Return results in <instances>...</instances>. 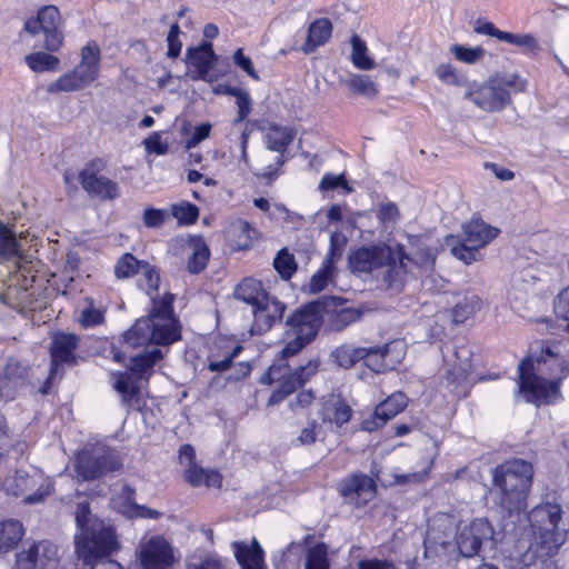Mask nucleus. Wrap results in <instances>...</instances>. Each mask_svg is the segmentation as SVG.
<instances>
[{
    "mask_svg": "<svg viewBox=\"0 0 569 569\" xmlns=\"http://www.w3.org/2000/svg\"><path fill=\"white\" fill-rule=\"evenodd\" d=\"M140 273L143 277L146 292L151 297L152 308L148 316L139 318L133 326L123 333V343L129 347H140L148 343L169 346L181 339L179 320L173 313L172 293L158 297L160 284V270L144 261Z\"/></svg>",
    "mask_w": 569,
    "mask_h": 569,
    "instance_id": "obj_1",
    "label": "nucleus"
},
{
    "mask_svg": "<svg viewBox=\"0 0 569 569\" xmlns=\"http://www.w3.org/2000/svg\"><path fill=\"white\" fill-rule=\"evenodd\" d=\"M140 273L143 277L146 292L151 297L152 308L148 316L139 318L133 326L123 333V343L129 347H140L148 343L169 346L181 339L179 320L173 313L172 293L158 297L160 284V270L144 261Z\"/></svg>",
    "mask_w": 569,
    "mask_h": 569,
    "instance_id": "obj_2",
    "label": "nucleus"
},
{
    "mask_svg": "<svg viewBox=\"0 0 569 569\" xmlns=\"http://www.w3.org/2000/svg\"><path fill=\"white\" fill-rule=\"evenodd\" d=\"M561 513V506L551 502L538 505L528 513L532 539L521 558L525 566L549 567L551 558L566 541L567 530L560 525Z\"/></svg>",
    "mask_w": 569,
    "mask_h": 569,
    "instance_id": "obj_3",
    "label": "nucleus"
},
{
    "mask_svg": "<svg viewBox=\"0 0 569 569\" xmlns=\"http://www.w3.org/2000/svg\"><path fill=\"white\" fill-rule=\"evenodd\" d=\"M533 466L523 459L513 458L492 470L490 495L497 506L512 513L527 508V499L533 481Z\"/></svg>",
    "mask_w": 569,
    "mask_h": 569,
    "instance_id": "obj_4",
    "label": "nucleus"
},
{
    "mask_svg": "<svg viewBox=\"0 0 569 569\" xmlns=\"http://www.w3.org/2000/svg\"><path fill=\"white\" fill-rule=\"evenodd\" d=\"M76 522L80 529L74 539L78 559H83L88 563L91 559L109 558L119 549L116 530L102 520L92 518L88 502L78 503Z\"/></svg>",
    "mask_w": 569,
    "mask_h": 569,
    "instance_id": "obj_5",
    "label": "nucleus"
},
{
    "mask_svg": "<svg viewBox=\"0 0 569 569\" xmlns=\"http://www.w3.org/2000/svg\"><path fill=\"white\" fill-rule=\"evenodd\" d=\"M527 80L518 73H497L482 83H468L463 98L485 112L502 111L512 102L511 92H523Z\"/></svg>",
    "mask_w": 569,
    "mask_h": 569,
    "instance_id": "obj_6",
    "label": "nucleus"
},
{
    "mask_svg": "<svg viewBox=\"0 0 569 569\" xmlns=\"http://www.w3.org/2000/svg\"><path fill=\"white\" fill-rule=\"evenodd\" d=\"M333 303L332 298H318L310 301L292 315L286 321L287 333L295 337L289 340L281 350L282 359L298 355L307 345L315 340L321 327L320 310Z\"/></svg>",
    "mask_w": 569,
    "mask_h": 569,
    "instance_id": "obj_7",
    "label": "nucleus"
},
{
    "mask_svg": "<svg viewBox=\"0 0 569 569\" xmlns=\"http://www.w3.org/2000/svg\"><path fill=\"white\" fill-rule=\"evenodd\" d=\"M500 230L487 224L481 219H471L461 226L458 234H448L445 244L452 256L470 264L480 260V249L488 246L499 234Z\"/></svg>",
    "mask_w": 569,
    "mask_h": 569,
    "instance_id": "obj_8",
    "label": "nucleus"
},
{
    "mask_svg": "<svg viewBox=\"0 0 569 569\" xmlns=\"http://www.w3.org/2000/svg\"><path fill=\"white\" fill-rule=\"evenodd\" d=\"M540 369L535 368L532 358L527 357L518 365L517 393L536 406L556 402L560 397L561 378L546 379L538 375Z\"/></svg>",
    "mask_w": 569,
    "mask_h": 569,
    "instance_id": "obj_9",
    "label": "nucleus"
},
{
    "mask_svg": "<svg viewBox=\"0 0 569 569\" xmlns=\"http://www.w3.org/2000/svg\"><path fill=\"white\" fill-rule=\"evenodd\" d=\"M101 50L90 40L81 49V61L71 71L62 74L48 86L49 93L79 91L90 86L99 76Z\"/></svg>",
    "mask_w": 569,
    "mask_h": 569,
    "instance_id": "obj_10",
    "label": "nucleus"
},
{
    "mask_svg": "<svg viewBox=\"0 0 569 569\" xmlns=\"http://www.w3.org/2000/svg\"><path fill=\"white\" fill-rule=\"evenodd\" d=\"M500 539V532L488 518H475L458 529L456 545L460 556L472 558L482 550L496 549Z\"/></svg>",
    "mask_w": 569,
    "mask_h": 569,
    "instance_id": "obj_11",
    "label": "nucleus"
},
{
    "mask_svg": "<svg viewBox=\"0 0 569 569\" xmlns=\"http://www.w3.org/2000/svg\"><path fill=\"white\" fill-rule=\"evenodd\" d=\"M121 468L122 461L118 451L103 445L83 450L77 456L74 463L78 477L84 481L98 480Z\"/></svg>",
    "mask_w": 569,
    "mask_h": 569,
    "instance_id": "obj_12",
    "label": "nucleus"
},
{
    "mask_svg": "<svg viewBox=\"0 0 569 569\" xmlns=\"http://www.w3.org/2000/svg\"><path fill=\"white\" fill-rule=\"evenodd\" d=\"M392 345L393 342H390L368 348L342 345L331 352V358L335 363L345 369L352 368L360 360H366V365L372 371L382 372L386 369L383 360L389 355Z\"/></svg>",
    "mask_w": 569,
    "mask_h": 569,
    "instance_id": "obj_13",
    "label": "nucleus"
},
{
    "mask_svg": "<svg viewBox=\"0 0 569 569\" xmlns=\"http://www.w3.org/2000/svg\"><path fill=\"white\" fill-rule=\"evenodd\" d=\"M23 31L32 36L43 33V48L49 52L58 51L63 44L61 14L54 6H44L39 9L37 17L24 22Z\"/></svg>",
    "mask_w": 569,
    "mask_h": 569,
    "instance_id": "obj_14",
    "label": "nucleus"
},
{
    "mask_svg": "<svg viewBox=\"0 0 569 569\" xmlns=\"http://www.w3.org/2000/svg\"><path fill=\"white\" fill-rule=\"evenodd\" d=\"M396 261L395 249L386 243L362 246L351 251L348 266L352 273H371Z\"/></svg>",
    "mask_w": 569,
    "mask_h": 569,
    "instance_id": "obj_15",
    "label": "nucleus"
},
{
    "mask_svg": "<svg viewBox=\"0 0 569 569\" xmlns=\"http://www.w3.org/2000/svg\"><path fill=\"white\" fill-rule=\"evenodd\" d=\"M137 555L142 569H172L176 561L173 547L159 535L141 542Z\"/></svg>",
    "mask_w": 569,
    "mask_h": 569,
    "instance_id": "obj_16",
    "label": "nucleus"
},
{
    "mask_svg": "<svg viewBox=\"0 0 569 569\" xmlns=\"http://www.w3.org/2000/svg\"><path fill=\"white\" fill-rule=\"evenodd\" d=\"M58 565V546L49 540L33 542L16 555V569H57Z\"/></svg>",
    "mask_w": 569,
    "mask_h": 569,
    "instance_id": "obj_17",
    "label": "nucleus"
},
{
    "mask_svg": "<svg viewBox=\"0 0 569 569\" xmlns=\"http://www.w3.org/2000/svg\"><path fill=\"white\" fill-rule=\"evenodd\" d=\"M337 490L346 502L360 508L376 497L377 483L372 477L353 472L338 482Z\"/></svg>",
    "mask_w": 569,
    "mask_h": 569,
    "instance_id": "obj_18",
    "label": "nucleus"
},
{
    "mask_svg": "<svg viewBox=\"0 0 569 569\" xmlns=\"http://www.w3.org/2000/svg\"><path fill=\"white\" fill-rule=\"evenodd\" d=\"M80 343L79 336L70 332H57L50 343L51 373L63 375L64 366L77 363L76 350Z\"/></svg>",
    "mask_w": 569,
    "mask_h": 569,
    "instance_id": "obj_19",
    "label": "nucleus"
},
{
    "mask_svg": "<svg viewBox=\"0 0 569 569\" xmlns=\"http://www.w3.org/2000/svg\"><path fill=\"white\" fill-rule=\"evenodd\" d=\"M317 370V365L311 361L307 366H299L295 371L282 373L281 366L272 365L261 378L262 383H272L281 380L279 389L288 397L309 380V377Z\"/></svg>",
    "mask_w": 569,
    "mask_h": 569,
    "instance_id": "obj_20",
    "label": "nucleus"
},
{
    "mask_svg": "<svg viewBox=\"0 0 569 569\" xmlns=\"http://www.w3.org/2000/svg\"><path fill=\"white\" fill-rule=\"evenodd\" d=\"M407 406V396L401 391L393 392L375 408L373 413L369 418L362 421V430L368 432L378 430L390 419L403 411Z\"/></svg>",
    "mask_w": 569,
    "mask_h": 569,
    "instance_id": "obj_21",
    "label": "nucleus"
},
{
    "mask_svg": "<svg viewBox=\"0 0 569 569\" xmlns=\"http://www.w3.org/2000/svg\"><path fill=\"white\" fill-rule=\"evenodd\" d=\"M79 181L91 197L100 200H114L120 196L117 182L106 176L98 174L92 168L86 167L79 172Z\"/></svg>",
    "mask_w": 569,
    "mask_h": 569,
    "instance_id": "obj_22",
    "label": "nucleus"
},
{
    "mask_svg": "<svg viewBox=\"0 0 569 569\" xmlns=\"http://www.w3.org/2000/svg\"><path fill=\"white\" fill-rule=\"evenodd\" d=\"M321 298H332L333 303L320 310L321 323L327 316V328L330 331L339 332L351 323L358 321L362 313L355 308H339L343 303V299L336 296H322Z\"/></svg>",
    "mask_w": 569,
    "mask_h": 569,
    "instance_id": "obj_23",
    "label": "nucleus"
},
{
    "mask_svg": "<svg viewBox=\"0 0 569 569\" xmlns=\"http://www.w3.org/2000/svg\"><path fill=\"white\" fill-rule=\"evenodd\" d=\"M188 62L196 71L190 76L193 81H209V72L217 64L218 56L210 41L203 40L198 47L187 49Z\"/></svg>",
    "mask_w": 569,
    "mask_h": 569,
    "instance_id": "obj_24",
    "label": "nucleus"
},
{
    "mask_svg": "<svg viewBox=\"0 0 569 569\" xmlns=\"http://www.w3.org/2000/svg\"><path fill=\"white\" fill-rule=\"evenodd\" d=\"M252 311L254 316L253 330L262 335L270 330L276 322L281 321L286 305L268 293L266 300L261 301Z\"/></svg>",
    "mask_w": 569,
    "mask_h": 569,
    "instance_id": "obj_25",
    "label": "nucleus"
},
{
    "mask_svg": "<svg viewBox=\"0 0 569 569\" xmlns=\"http://www.w3.org/2000/svg\"><path fill=\"white\" fill-rule=\"evenodd\" d=\"M395 252L396 261L385 266L387 270L383 274L382 282L387 289L400 291L403 288L406 279V261H412V259L405 251L403 244L398 243Z\"/></svg>",
    "mask_w": 569,
    "mask_h": 569,
    "instance_id": "obj_26",
    "label": "nucleus"
},
{
    "mask_svg": "<svg viewBox=\"0 0 569 569\" xmlns=\"http://www.w3.org/2000/svg\"><path fill=\"white\" fill-rule=\"evenodd\" d=\"M351 416L352 409L341 396L330 395L325 398L321 410L323 422H330L341 428L350 421Z\"/></svg>",
    "mask_w": 569,
    "mask_h": 569,
    "instance_id": "obj_27",
    "label": "nucleus"
},
{
    "mask_svg": "<svg viewBox=\"0 0 569 569\" xmlns=\"http://www.w3.org/2000/svg\"><path fill=\"white\" fill-rule=\"evenodd\" d=\"M232 547L234 557L242 569H264V553L256 539L251 545L236 541Z\"/></svg>",
    "mask_w": 569,
    "mask_h": 569,
    "instance_id": "obj_28",
    "label": "nucleus"
},
{
    "mask_svg": "<svg viewBox=\"0 0 569 569\" xmlns=\"http://www.w3.org/2000/svg\"><path fill=\"white\" fill-rule=\"evenodd\" d=\"M332 34V23L327 18L316 19L308 28L307 39L301 46L306 54L315 52L319 47L325 46Z\"/></svg>",
    "mask_w": 569,
    "mask_h": 569,
    "instance_id": "obj_29",
    "label": "nucleus"
},
{
    "mask_svg": "<svg viewBox=\"0 0 569 569\" xmlns=\"http://www.w3.org/2000/svg\"><path fill=\"white\" fill-rule=\"evenodd\" d=\"M139 382L140 380L129 369L110 373V383L120 393L122 403L127 407H130L132 400L139 395Z\"/></svg>",
    "mask_w": 569,
    "mask_h": 569,
    "instance_id": "obj_30",
    "label": "nucleus"
},
{
    "mask_svg": "<svg viewBox=\"0 0 569 569\" xmlns=\"http://www.w3.org/2000/svg\"><path fill=\"white\" fill-rule=\"evenodd\" d=\"M163 358V353L159 348H152L146 350L130 358V365L128 369L140 381L149 380L153 372V367L158 361Z\"/></svg>",
    "mask_w": 569,
    "mask_h": 569,
    "instance_id": "obj_31",
    "label": "nucleus"
},
{
    "mask_svg": "<svg viewBox=\"0 0 569 569\" xmlns=\"http://www.w3.org/2000/svg\"><path fill=\"white\" fill-rule=\"evenodd\" d=\"M228 234L238 250H247L258 239L259 232L247 220L238 218L230 223Z\"/></svg>",
    "mask_w": 569,
    "mask_h": 569,
    "instance_id": "obj_32",
    "label": "nucleus"
},
{
    "mask_svg": "<svg viewBox=\"0 0 569 569\" xmlns=\"http://www.w3.org/2000/svg\"><path fill=\"white\" fill-rule=\"evenodd\" d=\"M233 295L236 299L256 309L261 301L266 300L268 292L263 289L261 281L246 278L236 287Z\"/></svg>",
    "mask_w": 569,
    "mask_h": 569,
    "instance_id": "obj_33",
    "label": "nucleus"
},
{
    "mask_svg": "<svg viewBox=\"0 0 569 569\" xmlns=\"http://www.w3.org/2000/svg\"><path fill=\"white\" fill-rule=\"evenodd\" d=\"M184 479L192 487L204 485L207 487L220 488L222 485V477L217 470L203 469L197 463L189 466L184 470Z\"/></svg>",
    "mask_w": 569,
    "mask_h": 569,
    "instance_id": "obj_34",
    "label": "nucleus"
},
{
    "mask_svg": "<svg viewBox=\"0 0 569 569\" xmlns=\"http://www.w3.org/2000/svg\"><path fill=\"white\" fill-rule=\"evenodd\" d=\"M22 523L18 520H6L0 522V555L13 549L23 537Z\"/></svg>",
    "mask_w": 569,
    "mask_h": 569,
    "instance_id": "obj_35",
    "label": "nucleus"
},
{
    "mask_svg": "<svg viewBox=\"0 0 569 569\" xmlns=\"http://www.w3.org/2000/svg\"><path fill=\"white\" fill-rule=\"evenodd\" d=\"M293 139L295 132L291 128L271 124L266 136L267 148L282 154Z\"/></svg>",
    "mask_w": 569,
    "mask_h": 569,
    "instance_id": "obj_36",
    "label": "nucleus"
},
{
    "mask_svg": "<svg viewBox=\"0 0 569 569\" xmlns=\"http://www.w3.org/2000/svg\"><path fill=\"white\" fill-rule=\"evenodd\" d=\"M193 251L188 259V271L191 274H198L203 271L210 258V249L206 241L198 237L192 241Z\"/></svg>",
    "mask_w": 569,
    "mask_h": 569,
    "instance_id": "obj_37",
    "label": "nucleus"
},
{
    "mask_svg": "<svg viewBox=\"0 0 569 569\" xmlns=\"http://www.w3.org/2000/svg\"><path fill=\"white\" fill-rule=\"evenodd\" d=\"M24 61L34 72L54 71L60 63V60L56 56L43 51L32 52L26 56Z\"/></svg>",
    "mask_w": 569,
    "mask_h": 569,
    "instance_id": "obj_38",
    "label": "nucleus"
},
{
    "mask_svg": "<svg viewBox=\"0 0 569 569\" xmlns=\"http://www.w3.org/2000/svg\"><path fill=\"white\" fill-rule=\"evenodd\" d=\"M144 261L138 260L132 253L127 252L118 259L114 266V274L118 279L132 278L140 273Z\"/></svg>",
    "mask_w": 569,
    "mask_h": 569,
    "instance_id": "obj_39",
    "label": "nucleus"
},
{
    "mask_svg": "<svg viewBox=\"0 0 569 569\" xmlns=\"http://www.w3.org/2000/svg\"><path fill=\"white\" fill-rule=\"evenodd\" d=\"M273 268L279 273L282 280H290L297 271V262L292 253L287 248L280 249L274 259Z\"/></svg>",
    "mask_w": 569,
    "mask_h": 569,
    "instance_id": "obj_40",
    "label": "nucleus"
},
{
    "mask_svg": "<svg viewBox=\"0 0 569 569\" xmlns=\"http://www.w3.org/2000/svg\"><path fill=\"white\" fill-rule=\"evenodd\" d=\"M305 569H330L328 547L325 542H318L308 549Z\"/></svg>",
    "mask_w": 569,
    "mask_h": 569,
    "instance_id": "obj_41",
    "label": "nucleus"
},
{
    "mask_svg": "<svg viewBox=\"0 0 569 569\" xmlns=\"http://www.w3.org/2000/svg\"><path fill=\"white\" fill-rule=\"evenodd\" d=\"M351 61L360 70H370L375 67V61L368 56L366 42L357 34L351 37Z\"/></svg>",
    "mask_w": 569,
    "mask_h": 569,
    "instance_id": "obj_42",
    "label": "nucleus"
},
{
    "mask_svg": "<svg viewBox=\"0 0 569 569\" xmlns=\"http://www.w3.org/2000/svg\"><path fill=\"white\" fill-rule=\"evenodd\" d=\"M347 86L356 94L367 98H375L378 94L377 84L366 74H353L348 81Z\"/></svg>",
    "mask_w": 569,
    "mask_h": 569,
    "instance_id": "obj_43",
    "label": "nucleus"
},
{
    "mask_svg": "<svg viewBox=\"0 0 569 569\" xmlns=\"http://www.w3.org/2000/svg\"><path fill=\"white\" fill-rule=\"evenodd\" d=\"M4 378L8 380H27L31 375L30 363L18 357H10L3 369Z\"/></svg>",
    "mask_w": 569,
    "mask_h": 569,
    "instance_id": "obj_44",
    "label": "nucleus"
},
{
    "mask_svg": "<svg viewBox=\"0 0 569 569\" xmlns=\"http://www.w3.org/2000/svg\"><path fill=\"white\" fill-rule=\"evenodd\" d=\"M8 491L19 497L36 486L34 479L24 470H17L10 481L7 482Z\"/></svg>",
    "mask_w": 569,
    "mask_h": 569,
    "instance_id": "obj_45",
    "label": "nucleus"
},
{
    "mask_svg": "<svg viewBox=\"0 0 569 569\" xmlns=\"http://www.w3.org/2000/svg\"><path fill=\"white\" fill-rule=\"evenodd\" d=\"M479 309V300L477 297L472 296L470 298L465 297L459 300L453 310L452 317L456 323H463L469 317L475 315V312Z\"/></svg>",
    "mask_w": 569,
    "mask_h": 569,
    "instance_id": "obj_46",
    "label": "nucleus"
},
{
    "mask_svg": "<svg viewBox=\"0 0 569 569\" xmlns=\"http://www.w3.org/2000/svg\"><path fill=\"white\" fill-rule=\"evenodd\" d=\"M87 306L81 310L79 321L86 329L97 327L104 321V311L96 308L91 298L86 299Z\"/></svg>",
    "mask_w": 569,
    "mask_h": 569,
    "instance_id": "obj_47",
    "label": "nucleus"
},
{
    "mask_svg": "<svg viewBox=\"0 0 569 569\" xmlns=\"http://www.w3.org/2000/svg\"><path fill=\"white\" fill-rule=\"evenodd\" d=\"M171 213L180 224H192L199 218L198 207L188 201H183L178 204H172Z\"/></svg>",
    "mask_w": 569,
    "mask_h": 569,
    "instance_id": "obj_48",
    "label": "nucleus"
},
{
    "mask_svg": "<svg viewBox=\"0 0 569 569\" xmlns=\"http://www.w3.org/2000/svg\"><path fill=\"white\" fill-rule=\"evenodd\" d=\"M436 74L446 84L467 88L469 83L468 80L462 74H459L456 68L450 63H442L438 66Z\"/></svg>",
    "mask_w": 569,
    "mask_h": 569,
    "instance_id": "obj_49",
    "label": "nucleus"
},
{
    "mask_svg": "<svg viewBox=\"0 0 569 569\" xmlns=\"http://www.w3.org/2000/svg\"><path fill=\"white\" fill-rule=\"evenodd\" d=\"M19 244L16 234L3 223H0V256L4 258L18 254Z\"/></svg>",
    "mask_w": 569,
    "mask_h": 569,
    "instance_id": "obj_50",
    "label": "nucleus"
},
{
    "mask_svg": "<svg viewBox=\"0 0 569 569\" xmlns=\"http://www.w3.org/2000/svg\"><path fill=\"white\" fill-rule=\"evenodd\" d=\"M451 52L455 54L457 60L472 64L483 57L485 49L481 47L470 48L462 44H453L451 47Z\"/></svg>",
    "mask_w": 569,
    "mask_h": 569,
    "instance_id": "obj_51",
    "label": "nucleus"
},
{
    "mask_svg": "<svg viewBox=\"0 0 569 569\" xmlns=\"http://www.w3.org/2000/svg\"><path fill=\"white\" fill-rule=\"evenodd\" d=\"M500 41L525 48L529 51H536L539 48L538 41L531 34H517L507 31H502Z\"/></svg>",
    "mask_w": 569,
    "mask_h": 569,
    "instance_id": "obj_52",
    "label": "nucleus"
},
{
    "mask_svg": "<svg viewBox=\"0 0 569 569\" xmlns=\"http://www.w3.org/2000/svg\"><path fill=\"white\" fill-rule=\"evenodd\" d=\"M333 273L335 270L326 268L325 266L321 264L319 270H317V272L310 279L309 291L311 293H319L320 291L326 289Z\"/></svg>",
    "mask_w": 569,
    "mask_h": 569,
    "instance_id": "obj_53",
    "label": "nucleus"
},
{
    "mask_svg": "<svg viewBox=\"0 0 569 569\" xmlns=\"http://www.w3.org/2000/svg\"><path fill=\"white\" fill-rule=\"evenodd\" d=\"M338 188H343L347 192H351V188L348 186V182L346 180V177L343 173L341 174H332V173H326L319 183V189L321 191H329L335 190Z\"/></svg>",
    "mask_w": 569,
    "mask_h": 569,
    "instance_id": "obj_54",
    "label": "nucleus"
},
{
    "mask_svg": "<svg viewBox=\"0 0 569 569\" xmlns=\"http://www.w3.org/2000/svg\"><path fill=\"white\" fill-rule=\"evenodd\" d=\"M242 347L240 345H237L231 352H229L222 360L216 361V360H209V363L207 366L208 370L211 372H224L233 363V360L239 356L241 352Z\"/></svg>",
    "mask_w": 569,
    "mask_h": 569,
    "instance_id": "obj_55",
    "label": "nucleus"
},
{
    "mask_svg": "<svg viewBox=\"0 0 569 569\" xmlns=\"http://www.w3.org/2000/svg\"><path fill=\"white\" fill-rule=\"evenodd\" d=\"M342 256V248L338 243V238L336 233H332L330 236V246L328 253L326 254L322 266L326 268H330L336 271V262L341 258Z\"/></svg>",
    "mask_w": 569,
    "mask_h": 569,
    "instance_id": "obj_56",
    "label": "nucleus"
},
{
    "mask_svg": "<svg viewBox=\"0 0 569 569\" xmlns=\"http://www.w3.org/2000/svg\"><path fill=\"white\" fill-rule=\"evenodd\" d=\"M146 151L148 153H154L157 156H163L168 152L169 146L168 143L161 140V136L159 132H152L144 141H143Z\"/></svg>",
    "mask_w": 569,
    "mask_h": 569,
    "instance_id": "obj_57",
    "label": "nucleus"
},
{
    "mask_svg": "<svg viewBox=\"0 0 569 569\" xmlns=\"http://www.w3.org/2000/svg\"><path fill=\"white\" fill-rule=\"evenodd\" d=\"M236 99L238 106V117L233 120V123L238 124L244 121V119L250 114L252 110V100L246 90H242Z\"/></svg>",
    "mask_w": 569,
    "mask_h": 569,
    "instance_id": "obj_58",
    "label": "nucleus"
},
{
    "mask_svg": "<svg viewBox=\"0 0 569 569\" xmlns=\"http://www.w3.org/2000/svg\"><path fill=\"white\" fill-rule=\"evenodd\" d=\"M555 312L559 318L569 321V286L562 289L555 299Z\"/></svg>",
    "mask_w": 569,
    "mask_h": 569,
    "instance_id": "obj_59",
    "label": "nucleus"
},
{
    "mask_svg": "<svg viewBox=\"0 0 569 569\" xmlns=\"http://www.w3.org/2000/svg\"><path fill=\"white\" fill-rule=\"evenodd\" d=\"M233 61L236 66L242 69L250 78H252L253 80H259V76L253 68L251 59L244 56L243 50L241 48L236 50L233 54Z\"/></svg>",
    "mask_w": 569,
    "mask_h": 569,
    "instance_id": "obj_60",
    "label": "nucleus"
},
{
    "mask_svg": "<svg viewBox=\"0 0 569 569\" xmlns=\"http://www.w3.org/2000/svg\"><path fill=\"white\" fill-rule=\"evenodd\" d=\"M377 217L382 223H390L399 219L400 212L395 202H387L379 207Z\"/></svg>",
    "mask_w": 569,
    "mask_h": 569,
    "instance_id": "obj_61",
    "label": "nucleus"
},
{
    "mask_svg": "<svg viewBox=\"0 0 569 569\" xmlns=\"http://www.w3.org/2000/svg\"><path fill=\"white\" fill-rule=\"evenodd\" d=\"M166 212L161 209L147 208L143 212V223L148 228H159L163 224Z\"/></svg>",
    "mask_w": 569,
    "mask_h": 569,
    "instance_id": "obj_62",
    "label": "nucleus"
},
{
    "mask_svg": "<svg viewBox=\"0 0 569 569\" xmlns=\"http://www.w3.org/2000/svg\"><path fill=\"white\" fill-rule=\"evenodd\" d=\"M358 569H397L395 565L386 559H363L358 562Z\"/></svg>",
    "mask_w": 569,
    "mask_h": 569,
    "instance_id": "obj_63",
    "label": "nucleus"
},
{
    "mask_svg": "<svg viewBox=\"0 0 569 569\" xmlns=\"http://www.w3.org/2000/svg\"><path fill=\"white\" fill-rule=\"evenodd\" d=\"M187 569H223V567L219 559L208 557L199 562L189 563Z\"/></svg>",
    "mask_w": 569,
    "mask_h": 569,
    "instance_id": "obj_64",
    "label": "nucleus"
}]
</instances>
